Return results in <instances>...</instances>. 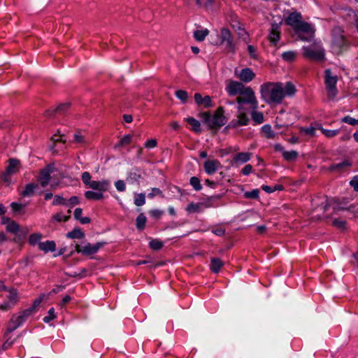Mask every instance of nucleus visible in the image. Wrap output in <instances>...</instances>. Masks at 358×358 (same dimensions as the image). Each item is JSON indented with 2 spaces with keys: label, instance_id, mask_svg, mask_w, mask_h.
Listing matches in <instances>:
<instances>
[{
  "label": "nucleus",
  "instance_id": "a211bd4d",
  "mask_svg": "<svg viewBox=\"0 0 358 358\" xmlns=\"http://www.w3.org/2000/svg\"><path fill=\"white\" fill-rule=\"evenodd\" d=\"M194 100L198 105H203L205 108H210L212 106V101L210 96H205L204 97H202L201 94L196 93L194 94Z\"/></svg>",
  "mask_w": 358,
  "mask_h": 358
},
{
  "label": "nucleus",
  "instance_id": "393cba45",
  "mask_svg": "<svg viewBox=\"0 0 358 358\" xmlns=\"http://www.w3.org/2000/svg\"><path fill=\"white\" fill-rule=\"evenodd\" d=\"M85 196L88 200L99 201L103 199V194L101 192L86 191Z\"/></svg>",
  "mask_w": 358,
  "mask_h": 358
},
{
  "label": "nucleus",
  "instance_id": "774afa93",
  "mask_svg": "<svg viewBox=\"0 0 358 358\" xmlns=\"http://www.w3.org/2000/svg\"><path fill=\"white\" fill-rule=\"evenodd\" d=\"M350 185L353 187L355 191L358 192V177L355 176L350 182Z\"/></svg>",
  "mask_w": 358,
  "mask_h": 358
},
{
  "label": "nucleus",
  "instance_id": "de8ad7c7",
  "mask_svg": "<svg viewBox=\"0 0 358 358\" xmlns=\"http://www.w3.org/2000/svg\"><path fill=\"white\" fill-rule=\"evenodd\" d=\"M44 298V295L40 296L38 298L36 299L31 307L27 308L28 310H32V314L36 312V308L40 305Z\"/></svg>",
  "mask_w": 358,
  "mask_h": 358
},
{
  "label": "nucleus",
  "instance_id": "7c9ffc66",
  "mask_svg": "<svg viewBox=\"0 0 358 358\" xmlns=\"http://www.w3.org/2000/svg\"><path fill=\"white\" fill-rule=\"evenodd\" d=\"M297 53L293 50H289L282 54V58L287 62H292L296 58Z\"/></svg>",
  "mask_w": 358,
  "mask_h": 358
},
{
  "label": "nucleus",
  "instance_id": "09e8293b",
  "mask_svg": "<svg viewBox=\"0 0 358 358\" xmlns=\"http://www.w3.org/2000/svg\"><path fill=\"white\" fill-rule=\"evenodd\" d=\"M48 315L43 317V320L45 323L50 322L51 320H54L56 317V315L55 313V309L53 308H51L48 310Z\"/></svg>",
  "mask_w": 358,
  "mask_h": 358
},
{
  "label": "nucleus",
  "instance_id": "2eb2a0df",
  "mask_svg": "<svg viewBox=\"0 0 358 358\" xmlns=\"http://www.w3.org/2000/svg\"><path fill=\"white\" fill-rule=\"evenodd\" d=\"M279 29H280L279 24L273 23L271 24L270 34L268 35V39H269L270 42L273 45H275L280 40V31Z\"/></svg>",
  "mask_w": 358,
  "mask_h": 358
},
{
  "label": "nucleus",
  "instance_id": "69168bd1",
  "mask_svg": "<svg viewBox=\"0 0 358 358\" xmlns=\"http://www.w3.org/2000/svg\"><path fill=\"white\" fill-rule=\"evenodd\" d=\"M74 142L78 143H85V140L84 136H82L80 132H78L74 134Z\"/></svg>",
  "mask_w": 358,
  "mask_h": 358
},
{
  "label": "nucleus",
  "instance_id": "680f3d73",
  "mask_svg": "<svg viewBox=\"0 0 358 358\" xmlns=\"http://www.w3.org/2000/svg\"><path fill=\"white\" fill-rule=\"evenodd\" d=\"M163 213L164 212L159 209H153L149 211V214L155 219H159Z\"/></svg>",
  "mask_w": 358,
  "mask_h": 358
},
{
  "label": "nucleus",
  "instance_id": "4d7b16f0",
  "mask_svg": "<svg viewBox=\"0 0 358 358\" xmlns=\"http://www.w3.org/2000/svg\"><path fill=\"white\" fill-rule=\"evenodd\" d=\"M70 218V215H63L61 213H56L52 216V219L57 222H66Z\"/></svg>",
  "mask_w": 358,
  "mask_h": 358
},
{
  "label": "nucleus",
  "instance_id": "c9c22d12",
  "mask_svg": "<svg viewBox=\"0 0 358 358\" xmlns=\"http://www.w3.org/2000/svg\"><path fill=\"white\" fill-rule=\"evenodd\" d=\"M282 156L287 161H294L298 157V152L295 150L283 151Z\"/></svg>",
  "mask_w": 358,
  "mask_h": 358
},
{
  "label": "nucleus",
  "instance_id": "c756f323",
  "mask_svg": "<svg viewBox=\"0 0 358 358\" xmlns=\"http://www.w3.org/2000/svg\"><path fill=\"white\" fill-rule=\"evenodd\" d=\"M19 165V161L15 159H10L9 160V164L6 169L8 173L14 174L17 171V167Z\"/></svg>",
  "mask_w": 358,
  "mask_h": 358
},
{
  "label": "nucleus",
  "instance_id": "1a4fd4ad",
  "mask_svg": "<svg viewBox=\"0 0 358 358\" xmlns=\"http://www.w3.org/2000/svg\"><path fill=\"white\" fill-rule=\"evenodd\" d=\"M105 244L106 243L104 242H98L94 245H91L88 243L83 246L76 244V251L78 253H82L84 255H90L97 252V251L105 245Z\"/></svg>",
  "mask_w": 358,
  "mask_h": 358
},
{
  "label": "nucleus",
  "instance_id": "4468645a",
  "mask_svg": "<svg viewBox=\"0 0 358 358\" xmlns=\"http://www.w3.org/2000/svg\"><path fill=\"white\" fill-rule=\"evenodd\" d=\"M221 167V163L217 159H208L203 164L204 170L208 175L215 173Z\"/></svg>",
  "mask_w": 358,
  "mask_h": 358
},
{
  "label": "nucleus",
  "instance_id": "37998d69",
  "mask_svg": "<svg viewBox=\"0 0 358 358\" xmlns=\"http://www.w3.org/2000/svg\"><path fill=\"white\" fill-rule=\"evenodd\" d=\"M176 96L178 99H179L182 103L187 102L188 99V94L185 90H178L176 92Z\"/></svg>",
  "mask_w": 358,
  "mask_h": 358
},
{
  "label": "nucleus",
  "instance_id": "5fc2aeb1",
  "mask_svg": "<svg viewBox=\"0 0 358 358\" xmlns=\"http://www.w3.org/2000/svg\"><path fill=\"white\" fill-rule=\"evenodd\" d=\"M70 106L69 103H65L60 104L53 112L54 113H64Z\"/></svg>",
  "mask_w": 358,
  "mask_h": 358
},
{
  "label": "nucleus",
  "instance_id": "e2e57ef3",
  "mask_svg": "<svg viewBox=\"0 0 358 358\" xmlns=\"http://www.w3.org/2000/svg\"><path fill=\"white\" fill-rule=\"evenodd\" d=\"M238 36H239V38H242L244 41H247V40L248 38V33L245 31L244 29L241 28V27H239L238 29Z\"/></svg>",
  "mask_w": 358,
  "mask_h": 358
},
{
  "label": "nucleus",
  "instance_id": "a19ab883",
  "mask_svg": "<svg viewBox=\"0 0 358 358\" xmlns=\"http://www.w3.org/2000/svg\"><path fill=\"white\" fill-rule=\"evenodd\" d=\"M189 182L196 191H200L202 189V185H201L199 178L196 176L192 177L190 178Z\"/></svg>",
  "mask_w": 358,
  "mask_h": 358
},
{
  "label": "nucleus",
  "instance_id": "b1692460",
  "mask_svg": "<svg viewBox=\"0 0 358 358\" xmlns=\"http://www.w3.org/2000/svg\"><path fill=\"white\" fill-rule=\"evenodd\" d=\"M38 187V185L37 184L29 183L25 186L24 189L20 193V194L22 196H32Z\"/></svg>",
  "mask_w": 358,
  "mask_h": 358
},
{
  "label": "nucleus",
  "instance_id": "e433bc0d",
  "mask_svg": "<svg viewBox=\"0 0 358 358\" xmlns=\"http://www.w3.org/2000/svg\"><path fill=\"white\" fill-rule=\"evenodd\" d=\"M146 220L147 219L144 214L141 213L140 215H138L136 220V228L138 230H143L145 228Z\"/></svg>",
  "mask_w": 358,
  "mask_h": 358
},
{
  "label": "nucleus",
  "instance_id": "cd10ccee",
  "mask_svg": "<svg viewBox=\"0 0 358 358\" xmlns=\"http://www.w3.org/2000/svg\"><path fill=\"white\" fill-rule=\"evenodd\" d=\"M319 124H315V126H310V127H300L299 132L302 135H307L310 136H314L315 135V131L318 129Z\"/></svg>",
  "mask_w": 358,
  "mask_h": 358
},
{
  "label": "nucleus",
  "instance_id": "bf43d9fd",
  "mask_svg": "<svg viewBox=\"0 0 358 358\" xmlns=\"http://www.w3.org/2000/svg\"><path fill=\"white\" fill-rule=\"evenodd\" d=\"M214 0H195L197 6L200 7H208L213 3Z\"/></svg>",
  "mask_w": 358,
  "mask_h": 358
},
{
  "label": "nucleus",
  "instance_id": "6ab92c4d",
  "mask_svg": "<svg viewBox=\"0 0 358 358\" xmlns=\"http://www.w3.org/2000/svg\"><path fill=\"white\" fill-rule=\"evenodd\" d=\"M337 76H334L329 69L325 71V84L327 88L336 87Z\"/></svg>",
  "mask_w": 358,
  "mask_h": 358
},
{
  "label": "nucleus",
  "instance_id": "9b49d317",
  "mask_svg": "<svg viewBox=\"0 0 358 358\" xmlns=\"http://www.w3.org/2000/svg\"><path fill=\"white\" fill-rule=\"evenodd\" d=\"M245 87V86L240 82L229 80L226 86V90L230 96H235L240 94Z\"/></svg>",
  "mask_w": 358,
  "mask_h": 358
},
{
  "label": "nucleus",
  "instance_id": "dca6fc26",
  "mask_svg": "<svg viewBox=\"0 0 358 358\" xmlns=\"http://www.w3.org/2000/svg\"><path fill=\"white\" fill-rule=\"evenodd\" d=\"M109 186L110 182L107 180H103L101 181L92 180L88 185V187L103 192L106 191Z\"/></svg>",
  "mask_w": 358,
  "mask_h": 358
},
{
  "label": "nucleus",
  "instance_id": "f257e3e1",
  "mask_svg": "<svg viewBox=\"0 0 358 358\" xmlns=\"http://www.w3.org/2000/svg\"><path fill=\"white\" fill-rule=\"evenodd\" d=\"M236 99L238 103L237 115L228 126L231 128L248 125L250 122L248 115L250 113V110L256 109L258 106L255 92L251 87H245Z\"/></svg>",
  "mask_w": 358,
  "mask_h": 358
},
{
  "label": "nucleus",
  "instance_id": "72a5a7b5",
  "mask_svg": "<svg viewBox=\"0 0 358 358\" xmlns=\"http://www.w3.org/2000/svg\"><path fill=\"white\" fill-rule=\"evenodd\" d=\"M208 33L209 31L207 29L196 30L194 31V37L198 41H203Z\"/></svg>",
  "mask_w": 358,
  "mask_h": 358
},
{
  "label": "nucleus",
  "instance_id": "2f4dec72",
  "mask_svg": "<svg viewBox=\"0 0 358 358\" xmlns=\"http://www.w3.org/2000/svg\"><path fill=\"white\" fill-rule=\"evenodd\" d=\"M186 121L192 126V129L196 133L201 132L200 122L194 117H188Z\"/></svg>",
  "mask_w": 358,
  "mask_h": 358
},
{
  "label": "nucleus",
  "instance_id": "a18cd8bd",
  "mask_svg": "<svg viewBox=\"0 0 358 358\" xmlns=\"http://www.w3.org/2000/svg\"><path fill=\"white\" fill-rule=\"evenodd\" d=\"M318 129H320L323 134H324L328 138H331L335 136L338 134V130H327L323 129L320 125L318 126Z\"/></svg>",
  "mask_w": 358,
  "mask_h": 358
},
{
  "label": "nucleus",
  "instance_id": "5701e85b",
  "mask_svg": "<svg viewBox=\"0 0 358 358\" xmlns=\"http://www.w3.org/2000/svg\"><path fill=\"white\" fill-rule=\"evenodd\" d=\"M351 166V163L348 160H344L343 162L338 164H332L329 167V170L331 171H342Z\"/></svg>",
  "mask_w": 358,
  "mask_h": 358
},
{
  "label": "nucleus",
  "instance_id": "338daca9",
  "mask_svg": "<svg viewBox=\"0 0 358 358\" xmlns=\"http://www.w3.org/2000/svg\"><path fill=\"white\" fill-rule=\"evenodd\" d=\"M157 145V142L156 139H150L145 143V147L146 148L151 149L155 148Z\"/></svg>",
  "mask_w": 358,
  "mask_h": 358
},
{
  "label": "nucleus",
  "instance_id": "ddd939ff",
  "mask_svg": "<svg viewBox=\"0 0 358 358\" xmlns=\"http://www.w3.org/2000/svg\"><path fill=\"white\" fill-rule=\"evenodd\" d=\"M235 75L244 83H249L255 77V73L250 68L243 69L240 72L236 70Z\"/></svg>",
  "mask_w": 358,
  "mask_h": 358
},
{
  "label": "nucleus",
  "instance_id": "9d476101",
  "mask_svg": "<svg viewBox=\"0 0 358 358\" xmlns=\"http://www.w3.org/2000/svg\"><path fill=\"white\" fill-rule=\"evenodd\" d=\"M313 206H314L313 211L318 213L315 215H313V217L317 219H320L322 215L329 209V203L325 196L320 199L313 200Z\"/></svg>",
  "mask_w": 358,
  "mask_h": 358
},
{
  "label": "nucleus",
  "instance_id": "603ef678",
  "mask_svg": "<svg viewBox=\"0 0 358 358\" xmlns=\"http://www.w3.org/2000/svg\"><path fill=\"white\" fill-rule=\"evenodd\" d=\"M332 224L338 229H343L345 228L346 222L344 220L335 219Z\"/></svg>",
  "mask_w": 358,
  "mask_h": 358
},
{
  "label": "nucleus",
  "instance_id": "49530a36",
  "mask_svg": "<svg viewBox=\"0 0 358 358\" xmlns=\"http://www.w3.org/2000/svg\"><path fill=\"white\" fill-rule=\"evenodd\" d=\"M259 190L257 189H253L251 192H246L244 194V196L247 199H257L259 198Z\"/></svg>",
  "mask_w": 358,
  "mask_h": 358
},
{
  "label": "nucleus",
  "instance_id": "f3484780",
  "mask_svg": "<svg viewBox=\"0 0 358 358\" xmlns=\"http://www.w3.org/2000/svg\"><path fill=\"white\" fill-rule=\"evenodd\" d=\"M251 153L250 152H239L234 155L231 160L232 165H239L248 162L250 159Z\"/></svg>",
  "mask_w": 358,
  "mask_h": 358
},
{
  "label": "nucleus",
  "instance_id": "4c0bfd02",
  "mask_svg": "<svg viewBox=\"0 0 358 358\" xmlns=\"http://www.w3.org/2000/svg\"><path fill=\"white\" fill-rule=\"evenodd\" d=\"M145 203V194H135L134 195V204L136 206H142Z\"/></svg>",
  "mask_w": 358,
  "mask_h": 358
},
{
  "label": "nucleus",
  "instance_id": "864d4df0",
  "mask_svg": "<svg viewBox=\"0 0 358 358\" xmlns=\"http://www.w3.org/2000/svg\"><path fill=\"white\" fill-rule=\"evenodd\" d=\"M131 141V136L128 134L125 135L123 138L120 139L117 146H124L129 145Z\"/></svg>",
  "mask_w": 358,
  "mask_h": 358
},
{
  "label": "nucleus",
  "instance_id": "f8f14e48",
  "mask_svg": "<svg viewBox=\"0 0 358 358\" xmlns=\"http://www.w3.org/2000/svg\"><path fill=\"white\" fill-rule=\"evenodd\" d=\"M220 38L221 43L225 44L226 48L229 50H230V51L234 50V45L233 43L231 34L227 29L223 28L221 29Z\"/></svg>",
  "mask_w": 358,
  "mask_h": 358
},
{
  "label": "nucleus",
  "instance_id": "0eeeda50",
  "mask_svg": "<svg viewBox=\"0 0 358 358\" xmlns=\"http://www.w3.org/2000/svg\"><path fill=\"white\" fill-rule=\"evenodd\" d=\"M294 29L302 41H310L314 36L315 29L308 22L301 21Z\"/></svg>",
  "mask_w": 358,
  "mask_h": 358
},
{
  "label": "nucleus",
  "instance_id": "aec40b11",
  "mask_svg": "<svg viewBox=\"0 0 358 358\" xmlns=\"http://www.w3.org/2000/svg\"><path fill=\"white\" fill-rule=\"evenodd\" d=\"M38 248L41 250L45 253L48 252H53L56 249V244L53 241H47L45 242L38 243Z\"/></svg>",
  "mask_w": 358,
  "mask_h": 358
},
{
  "label": "nucleus",
  "instance_id": "39448f33",
  "mask_svg": "<svg viewBox=\"0 0 358 358\" xmlns=\"http://www.w3.org/2000/svg\"><path fill=\"white\" fill-rule=\"evenodd\" d=\"M303 55L310 59L322 61L324 58V50L319 42H314L302 48Z\"/></svg>",
  "mask_w": 358,
  "mask_h": 358
},
{
  "label": "nucleus",
  "instance_id": "4be33fe9",
  "mask_svg": "<svg viewBox=\"0 0 358 358\" xmlns=\"http://www.w3.org/2000/svg\"><path fill=\"white\" fill-rule=\"evenodd\" d=\"M223 265L224 262L220 258H211L210 268L213 273H217Z\"/></svg>",
  "mask_w": 358,
  "mask_h": 358
},
{
  "label": "nucleus",
  "instance_id": "7ed1b4c3",
  "mask_svg": "<svg viewBox=\"0 0 358 358\" xmlns=\"http://www.w3.org/2000/svg\"><path fill=\"white\" fill-rule=\"evenodd\" d=\"M349 41L340 27H335L331 31V51L335 55H341L346 51L349 47Z\"/></svg>",
  "mask_w": 358,
  "mask_h": 358
},
{
  "label": "nucleus",
  "instance_id": "052dcab7",
  "mask_svg": "<svg viewBox=\"0 0 358 358\" xmlns=\"http://www.w3.org/2000/svg\"><path fill=\"white\" fill-rule=\"evenodd\" d=\"M343 122L348 123L350 125H355L358 124V120H356L350 116H345L342 119Z\"/></svg>",
  "mask_w": 358,
  "mask_h": 358
},
{
  "label": "nucleus",
  "instance_id": "6e6552de",
  "mask_svg": "<svg viewBox=\"0 0 358 358\" xmlns=\"http://www.w3.org/2000/svg\"><path fill=\"white\" fill-rule=\"evenodd\" d=\"M55 171L56 168L55 163H50L40 170L38 180L43 187L48 185L51 178V174Z\"/></svg>",
  "mask_w": 358,
  "mask_h": 358
},
{
  "label": "nucleus",
  "instance_id": "ea45409f",
  "mask_svg": "<svg viewBox=\"0 0 358 358\" xmlns=\"http://www.w3.org/2000/svg\"><path fill=\"white\" fill-rule=\"evenodd\" d=\"M20 229L19 224L15 222L11 221L6 225V231L12 234H16Z\"/></svg>",
  "mask_w": 358,
  "mask_h": 358
},
{
  "label": "nucleus",
  "instance_id": "79ce46f5",
  "mask_svg": "<svg viewBox=\"0 0 358 358\" xmlns=\"http://www.w3.org/2000/svg\"><path fill=\"white\" fill-rule=\"evenodd\" d=\"M42 238V234L40 233H34L29 236V243L31 245H36L38 243H40L39 241Z\"/></svg>",
  "mask_w": 358,
  "mask_h": 358
},
{
  "label": "nucleus",
  "instance_id": "c03bdc74",
  "mask_svg": "<svg viewBox=\"0 0 358 358\" xmlns=\"http://www.w3.org/2000/svg\"><path fill=\"white\" fill-rule=\"evenodd\" d=\"M150 247L155 250H159L163 247V243L157 239H153L149 243Z\"/></svg>",
  "mask_w": 358,
  "mask_h": 358
},
{
  "label": "nucleus",
  "instance_id": "3c124183",
  "mask_svg": "<svg viewBox=\"0 0 358 358\" xmlns=\"http://www.w3.org/2000/svg\"><path fill=\"white\" fill-rule=\"evenodd\" d=\"M80 203V199L78 196H73L69 199L68 201H66V206L70 208H73L74 206Z\"/></svg>",
  "mask_w": 358,
  "mask_h": 358
},
{
  "label": "nucleus",
  "instance_id": "473e14b6",
  "mask_svg": "<svg viewBox=\"0 0 358 358\" xmlns=\"http://www.w3.org/2000/svg\"><path fill=\"white\" fill-rule=\"evenodd\" d=\"M251 117L252 120L257 124H261L264 122V115L262 112L257 111L256 109L250 110Z\"/></svg>",
  "mask_w": 358,
  "mask_h": 358
},
{
  "label": "nucleus",
  "instance_id": "c85d7f7f",
  "mask_svg": "<svg viewBox=\"0 0 358 358\" xmlns=\"http://www.w3.org/2000/svg\"><path fill=\"white\" fill-rule=\"evenodd\" d=\"M85 234L80 228H75L66 234V237L72 239H80L84 238Z\"/></svg>",
  "mask_w": 358,
  "mask_h": 358
},
{
  "label": "nucleus",
  "instance_id": "f03ea898",
  "mask_svg": "<svg viewBox=\"0 0 358 358\" xmlns=\"http://www.w3.org/2000/svg\"><path fill=\"white\" fill-rule=\"evenodd\" d=\"M296 91L295 86L291 82H267L260 86L262 99L270 105L281 103L285 96H294Z\"/></svg>",
  "mask_w": 358,
  "mask_h": 358
},
{
  "label": "nucleus",
  "instance_id": "20e7f679",
  "mask_svg": "<svg viewBox=\"0 0 358 358\" xmlns=\"http://www.w3.org/2000/svg\"><path fill=\"white\" fill-rule=\"evenodd\" d=\"M200 117L212 129L220 128L226 123L222 107H219L214 115H210L209 113L205 112L201 113Z\"/></svg>",
  "mask_w": 358,
  "mask_h": 358
},
{
  "label": "nucleus",
  "instance_id": "58836bf2",
  "mask_svg": "<svg viewBox=\"0 0 358 358\" xmlns=\"http://www.w3.org/2000/svg\"><path fill=\"white\" fill-rule=\"evenodd\" d=\"M202 210L201 203H191L187 207V210L189 213H200Z\"/></svg>",
  "mask_w": 358,
  "mask_h": 358
},
{
  "label": "nucleus",
  "instance_id": "bb28decb",
  "mask_svg": "<svg viewBox=\"0 0 358 358\" xmlns=\"http://www.w3.org/2000/svg\"><path fill=\"white\" fill-rule=\"evenodd\" d=\"M261 131L262 135L266 138H274L275 137V133L272 130L270 124H264Z\"/></svg>",
  "mask_w": 358,
  "mask_h": 358
},
{
  "label": "nucleus",
  "instance_id": "0e129e2a",
  "mask_svg": "<svg viewBox=\"0 0 358 358\" xmlns=\"http://www.w3.org/2000/svg\"><path fill=\"white\" fill-rule=\"evenodd\" d=\"M327 96L329 99H334L337 94L336 87L327 88Z\"/></svg>",
  "mask_w": 358,
  "mask_h": 358
},
{
  "label": "nucleus",
  "instance_id": "13d9d810",
  "mask_svg": "<svg viewBox=\"0 0 358 358\" xmlns=\"http://www.w3.org/2000/svg\"><path fill=\"white\" fill-rule=\"evenodd\" d=\"M81 179H82L83 182L87 187L92 181L91 176H90V173L87 172V171L83 173Z\"/></svg>",
  "mask_w": 358,
  "mask_h": 358
},
{
  "label": "nucleus",
  "instance_id": "423d86ee",
  "mask_svg": "<svg viewBox=\"0 0 358 358\" xmlns=\"http://www.w3.org/2000/svg\"><path fill=\"white\" fill-rule=\"evenodd\" d=\"M31 315L32 310L28 309L20 312L18 315H13L9 321L6 331L4 335L5 337H6L8 334L13 332L19 327H20Z\"/></svg>",
  "mask_w": 358,
  "mask_h": 358
},
{
  "label": "nucleus",
  "instance_id": "a878e982",
  "mask_svg": "<svg viewBox=\"0 0 358 358\" xmlns=\"http://www.w3.org/2000/svg\"><path fill=\"white\" fill-rule=\"evenodd\" d=\"M141 178L142 176L140 171L137 169H134L129 173L127 180L130 183H133L138 182Z\"/></svg>",
  "mask_w": 358,
  "mask_h": 358
},
{
  "label": "nucleus",
  "instance_id": "412c9836",
  "mask_svg": "<svg viewBox=\"0 0 358 358\" xmlns=\"http://www.w3.org/2000/svg\"><path fill=\"white\" fill-rule=\"evenodd\" d=\"M301 15L299 13H291L286 20V22L288 25L295 28L298 23L301 22Z\"/></svg>",
  "mask_w": 358,
  "mask_h": 358
},
{
  "label": "nucleus",
  "instance_id": "8fccbe9b",
  "mask_svg": "<svg viewBox=\"0 0 358 358\" xmlns=\"http://www.w3.org/2000/svg\"><path fill=\"white\" fill-rule=\"evenodd\" d=\"M66 200L63 198L62 196L59 195H55L54 197V200L52 201V205L57 206V205H64L66 206Z\"/></svg>",
  "mask_w": 358,
  "mask_h": 358
},
{
  "label": "nucleus",
  "instance_id": "f704fd0d",
  "mask_svg": "<svg viewBox=\"0 0 358 358\" xmlns=\"http://www.w3.org/2000/svg\"><path fill=\"white\" fill-rule=\"evenodd\" d=\"M8 292H9V294L7 296V301L14 306L18 300L17 292L15 289H8Z\"/></svg>",
  "mask_w": 358,
  "mask_h": 358
},
{
  "label": "nucleus",
  "instance_id": "6e6d98bb",
  "mask_svg": "<svg viewBox=\"0 0 358 358\" xmlns=\"http://www.w3.org/2000/svg\"><path fill=\"white\" fill-rule=\"evenodd\" d=\"M115 187L119 192H124L126 189V184L124 180H118L115 182Z\"/></svg>",
  "mask_w": 358,
  "mask_h": 358
}]
</instances>
